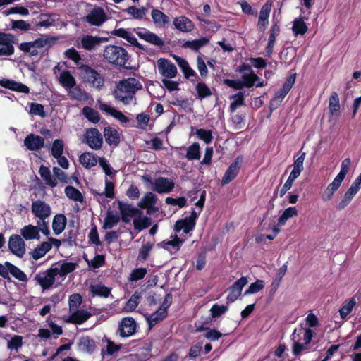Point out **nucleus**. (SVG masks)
Returning a JSON list of instances; mask_svg holds the SVG:
<instances>
[{
  "label": "nucleus",
  "instance_id": "obj_1",
  "mask_svg": "<svg viewBox=\"0 0 361 361\" xmlns=\"http://www.w3.org/2000/svg\"><path fill=\"white\" fill-rule=\"evenodd\" d=\"M142 87L141 83L135 78L130 77L120 80L113 92L116 100L122 102L124 105L130 104L135 99V93Z\"/></svg>",
  "mask_w": 361,
  "mask_h": 361
},
{
  "label": "nucleus",
  "instance_id": "obj_2",
  "mask_svg": "<svg viewBox=\"0 0 361 361\" xmlns=\"http://www.w3.org/2000/svg\"><path fill=\"white\" fill-rule=\"evenodd\" d=\"M105 61L114 66L128 68L126 66L130 59L128 52L122 47L116 45H108L103 53Z\"/></svg>",
  "mask_w": 361,
  "mask_h": 361
},
{
  "label": "nucleus",
  "instance_id": "obj_3",
  "mask_svg": "<svg viewBox=\"0 0 361 361\" xmlns=\"http://www.w3.org/2000/svg\"><path fill=\"white\" fill-rule=\"evenodd\" d=\"M78 68L82 81L88 83L90 87L99 90L104 87V78L99 71L85 64L80 65Z\"/></svg>",
  "mask_w": 361,
  "mask_h": 361
},
{
  "label": "nucleus",
  "instance_id": "obj_4",
  "mask_svg": "<svg viewBox=\"0 0 361 361\" xmlns=\"http://www.w3.org/2000/svg\"><path fill=\"white\" fill-rule=\"evenodd\" d=\"M58 275L56 267H51L44 272H40L35 276V280L41 286L43 290H48L55 283L56 276Z\"/></svg>",
  "mask_w": 361,
  "mask_h": 361
},
{
  "label": "nucleus",
  "instance_id": "obj_5",
  "mask_svg": "<svg viewBox=\"0 0 361 361\" xmlns=\"http://www.w3.org/2000/svg\"><path fill=\"white\" fill-rule=\"evenodd\" d=\"M108 19L107 15L103 8L95 6L84 18L85 22L92 26L99 27Z\"/></svg>",
  "mask_w": 361,
  "mask_h": 361
},
{
  "label": "nucleus",
  "instance_id": "obj_6",
  "mask_svg": "<svg viewBox=\"0 0 361 361\" xmlns=\"http://www.w3.org/2000/svg\"><path fill=\"white\" fill-rule=\"evenodd\" d=\"M137 325L131 317H123L119 322L118 333L122 338H126L133 336L137 331Z\"/></svg>",
  "mask_w": 361,
  "mask_h": 361
},
{
  "label": "nucleus",
  "instance_id": "obj_7",
  "mask_svg": "<svg viewBox=\"0 0 361 361\" xmlns=\"http://www.w3.org/2000/svg\"><path fill=\"white\" fill-rule=\"evenodd\" d=\"M84 139L87 145L94 150H99L102 148L103 138L97 128H88L84 134Z\"/></svg>",
  "mask_w": 361,
  "mask_h": 361
},
{
  "label": "nucleus",
  "instance_id": "obj_8",
  "mask_svg": "<svg viewBox=\"0 0 361 361\" xmlns=\"http://www.w3.org/2000/svg\"><path fill=\"white\" fill-rule=\"evenodd\" d=\"M31 210L38 220H46L51 214V209L49 204L43 200H37L32 203Z\"/></svg>",
  "mask_w": 361,
  "mask_h": 361
},
{
  "label": "nucleus",
  "instance_id": "obj_9",
  "mask_svg": "<svg viewBox=\"0 0 361 361\" xmlns=\"http://www.w3.org/2000/svg\"><path fill=\"white\" fill-rule=\"evenodd\" d=\"M118 208L121 214V219L125 224H128L130 221V218L140 216L142 211L136 207H133L131 204L123 202L122 201L118 202Z\"/></svg>",
  "mask_w": 361,
  "mask_h": 361
},
{
  "label": "nucleus",
  "instance_id": "obj_10",
  "mask_svg": "<svg viewBox=\"0 0 361 361\" xmlns=\"http://www.w3.org/2000/svg\"><path fill=\"white\" fill-rule=\"evenodd\" d=\"M14 36L0 32V56H9L14 54Z\"/></svg>",
  "mask_w": 361,
  "mask_h": 361
},
{
  "label": "nucleus",
  "instance_id": "obj_11",
  "mask_svg": "<svg viewBox=\"0 0 361 361\" xmlns=\"http://www.w3.org/2000/svg\"><path fill=\"white\" fill-rule=\"evenodd\" d=\"M8 245L9 250L18 257H23L25 253V243L17 234H13L9 237Z\"/></svg>",
  "mask_w": 361,
  "mask_h": 361
},
{
  "label": "nucleus",
  "instance_id": "obj_12",
  "mask_svg": "<svg viewBox=\"0 0 361 361\" xmlns=\"http://www.w3.org/2000/svg\"><path fill=\"white\" fill-rule=\"evenodd\" d=\"M157 67L159 73L166 78H173L177 75V68L171 61L160 58L157 61Z\"/></svg>",
  "mask_w": 361,
  "mask_h": 361
},
{
  "label": "nucleus",
  "instance_id": "obj_13",
  "mask_svg": "<svg viewBox=\"0 0 361 361\" xmlns=\"http://www.w3.org/2000/svg\"><path fill=\"white\" fill-rule=\"evenodd\" d=\"M243 161V157L238 156L236 159L231 164L228 168L226 169L224 176L221 179V184L223 185L230 183L233 180L238 176L240 171V163Z\"/></svg>",
  "mask_w": 361,
  "mask_h": 361
},
{
  "label": "nucleus",
  "instance_id": "obj_14",
  "mask_svg": "<svg viewBox=\"0 0 361 361\" xmlns=\"http://www.w3.org/2000/svg\"><path fill=\"white\" fill-rule=\"evenodd\" d=\"M157 201V195L151 192H148L142 197L137 206L141 209H147V213L150 215L157 211V208L154 207Z\"/></svg>",
  "mask_w": 361,
  "mask_h": 361
},
{
  "label": "nucleus",
  "instance_id": "obj_15",
  "mask_svg": "<svg viewBox=\"0 0 361 361\" xmlns=\"http://www.w3.org/2000/svg\"><path fill=\"white\" fill-rule=\"evenodd\" d=\"M175 186L173 180L166 177H159L155 179L152 190L159 194L169 193Z\"/></svg>",
  "mask_w": 361,
  "mask_h": 361
},
{
  "label": "nucleus",
  "instance_id": "obj_16",
  "mask_svg": "<svg viewBox=\"0 0 361 361\" xmlns=\"http://www.w3.org/2000/svg\"><path fill=\"white\" fill-rule=\"evenodd\" d=\"M247 279L245 276H242L234 282L229 288L230 293L226 297L227 301L229 302H235L241 295L243 288L247 283Z\"/></svg>",
  "mask_w": 361,
  "mask_h": 361
},
{
  "label": "nucleus",
  "instance_id": "obj_17",
  "mask_svg": "<svg viewBox=\"0 0 361 361\" xmlns=\"http://www.w3.org/2000/svg\"><path fill=\"white\" fill-rule=\"evenodd\" d=\"M44 144V138L30 133L27 135L24 140V145L30 151H37L43 147Z\"/></svg>",
  "mask_w": 361,
  "mask_h": 361
},
{
  "label": "nucleus",
  "instance_id": "obj_18",
  "mask_svg": "<svg viewBox=\"0 0 361 361\" xmlns=\"http://www.w3.org/2000/svg\"><path fill=\"white\" fill-rule=\"evenodd\" d=\"M137 35L140 39L160 48H162L164 45V42L162 39L155 33L152 32L145 28L137 32Z\"/></svg>",
  "mask_w": 361,
  "mask_h": 361
},
{
  "label": "nucleus",
  "instance_id": "obj_19",
  "mask_svg": "<svg viewBox=\"0 0 361 361\" xmlns=\"http://www.w3.org/2000/svg\"><path fill=\"white\" fill-rule=\"evenodd\" d=\"M183 242L184 240L175 235L173 238L171 240H163L161 243H159L157 244V247H162L173 254L176 253L180 249Z\"/></svg>",
  "mask_w": 361,
  "mask_h": 361
},
{
  "label": "nucleus",
  "instance_id": "obj_20",
  "mask_svg": "<svg viewBox=\"0 0 361 361\" xmlns=\"http://www.w3.org/2000/svg\"><path fill=\"white\" fill-rule=\"evenodd\" d=\"M173 24L176 29L183 32H189L195 28L194 23L188 17L181 16L174 18Z\"/></svg>",
  "mask_w": 361,
  "mask_h": 361
},
{
  "label": "nucleus",
  "instance_id": "obj_21",
  "mask_svg": "<svg viewBox=\"0 0 361 361\" xmlns=\"http://www.w3.org/2000/svg\"><path fill=\"white\" fill-rule=\"evenodd\" d=\"M106 40V38L87 35L81 39L80 43L83 49L90 51L94 49L97 45L100 44L101 42Z\"/></svg>",
  "mask_w": 361,
  "mask_h": 361
},
{
  "label": "nucleus",
  "instance_id": "obj_22",
  "mask_svg": "<svg viewBox=\"0 0 361 361\" xmlns=\"http://www.w3.org/2000/svg\"><path fill=\"white\" fill-rule=\"evenodd\" d=\"M99 108L100 110L109 114L121 123H127L130 121V118L126 116L121 111L106 104H101Z\"/></svg>",
  "mask_w": 361,
  "mask_h": 361
},
{
  "label": "nucleus",
  "instance_id": "obj_23",
  "mask_svg": "<svg viewBox=\"0 0 361 361\" xmlns=\"http://www.w3.org/2000/svg\"><path fill=\"white\" fill-rule=\"evenodd\" d=\"M92 317V314L85 310H77L69 317L68 322L75 324H82Z\"/></svg>",
  "mask_w": 361,
  "mask_h": 361
},
{
  "label": "nucleus",
  "instance_id": "obj_24",
  "mask_svg": "<svg viewBox=\"0 0 361 361\" xmlns=\"http://www.w3.org/2000/svg\"><path fill=\"white\" fill-rule=\"evenodd\" d=\"M168 314V312L162 308H159L158 310L153 312L152 314L146 317L149 329H151L157 323L163 321Z\"/></svg>",
  "mask_w": 361,
  "mask_h": 361
},
{
  "label": "nucleus",
  "instance_id": "obj_25",
  "mask_svg": "<svg viewBox=\"0 0 361 361\" xmlns=\"http://www.w3.org/2000/svg\"><path fill=\"white\" fill-rule=\"evenodd\" d=\"M173 58L183 71L185 78L189 79L190 77L197 76L195 71L190 66L188 62L185 59L175 55Z\"/></svg>",
  "mask_w": 361,
  "mask_h": 361
},
{
  "label": "nucleus",
  "instance_id": "obj_26",
  "mask_svg": "<svg viewBox=\"0 0 361 361\" xmlns=\"http://www.w3.org/2000/svg\"><path fill=\"white\" fill-rule=\"evenodd\" d=\"M104 136L109 145L118 146L120 143V135L118 131L111 127H106L104 130Z\"/></svg>",
  "mask_w": 361,
  "mask_h": 361
},
{
  "label": "nucleus",
  "instance_id": "obj_27",
  "mask_svg": "<svg viewBox=\"0 0 361 361\" xmlns=\"http://www.w3.org/2000/svg\"><path fill=\"white\" fill-rule=\"evenodd\" d=\"M67 224V219L63 214H57L54 216L52 228L55 235L61 234Z\"/></svg>",
  "mask_w": 361,
  "mask_h": 361
},
{
  "label": "nucleus",
  "instance_id": "obj_28",
  "mask_svg": "<svg viewBox=\"0 0 361 361\" xmlns=\"http://www.w3.org/2000/svg\"><path fill=\"white\" fill-rule=\"evenodd\" d=\"M99 157L92 152H84L79 157V162L86 169H91L98 163Z\"/></svg>",
  "mask_w": 361,
  "mask_h": 361
},
{
  "label": "nucleus",
  "instance_id": "obj_29",
  "mask_svg": "<svg viewBox=\"0 0 361 361\" xmlns=\"http://www.w3.org/2000/svg\"><path fill=\"white\" fill-rule=\"evenodd\" d=\"M20 234L26 240H39L40 235L36 226L32 224L23 226L20 230Z\"/></svg>",
  "mask_w": 361,
  "mask_h": 361
},
{
  "label": "nucleus",
  "instance_id": "obj_30",
  "mask_svg": "<svg viewBox=\"0 0 361 361\" xmlns=\"http://www.w3.org/2000/svg\"><path fill=\"white\" fill-rule=\"evenodd\" d=\"M195 227V222H192L188 217L183 219L176 221L174 225V231L176 233H179L182 229L184 233L188 234L192 231Z\"/></svg>",
  "mask_w": 361,
  "mask_h": 361
},
{
  "label": "nucleus",
  "instance_id": "obj_31",
  "mask_svg": "<svg viewBox=\"0 0 361 361\" xmlns=\"http://www.w3.org/2000/svg\"><path fill=\"white\" fill-rule=\"evenodd\" d=\"M154 23L159 27H165L170 22L169 17L157 8H153L151 13Z\"/></svg>",
  "mask_w": 361,
  "mask_h": 361
},
{
  "label": "nucleus",
  "instance_id": "obj_32",
  "mask_svg": "<svg viewBox=\"0 0 361 361\" xmlns=\"http://www.w3.org/2000/svg\"><path fill=\"white\" fill-rule=\"evenodd\" d=\"M59 82L67 90H71L76 85L74 77L69 71H63L60 73Z\"/></svg>",
  "mask_w": 361,
  "mask_h": 361
},
{
  "label": "nucleus",
  "instance_id": "obj_33",
  "mask_svg": "<svg viewBox=\"0 0 361 361\" xmlns=\"http://www.w3.org/2000/svg\"><path fill=\"white\" fill-rule=\"evenodd\" d=\"M339 97L336 92H331L329 97V111L331 116H338L340 114Z\"/></svg>",
  "mask_w": 361,
  "mask_h": 361
},
{
  "label": "nucleus",
  "instance_id": "obj_34",
  "mask_svg": "<svg viewBox=\"0 0 361 361\" xmlns=\"http://www.w3.org/2000/svg\"><path fill=\"white\" fill-rule=\"evenodd\" d=\"M120 220L121 218L118 214H114L113 211L109 209L106 212V216L104 219L102 228L105 230L111 229L116 226Z\"/></svg>",
  "mask_w": 361,
  "mask_h": 361
},
{
  "label": "nucleus",
  "instance_id": "obj_35",
  "mask_svg": "<svg viewBox=\"0 0 361 361\" xmlns=\"http://www.w3.org/2000/svg\"><path fill=\"white\" fill-rule=\"evenodd\" d=\"M78 345L83 351L90 354L93 353L96 349L95 341L89 336H82L79 340Z\"/></svg>",
  "mask_w": 361,
  "mask_h": 361
},
{
  "label": "nucleus",
  "instance_id": "obj_36",
  "mask_svg": "<svg viewBox=\"0 0 361 361\" xmlns=\"http://www.w3.org/2000/svg\"><path fill=\"white\" fill-rule=\"evenodd\" d=\"M308 27L302 18H296L293 23L292 31L295 36L304 35Z\"/></svg>",
  "mask_w": 361,
  "mask_h": 361
},
{
  "label": "nucleus",
  "instance_id": "obj_37",
  "mask_svg": "<svg viewBox=\"0 0 361 361\" xmlns=\"http://www.w3.org/2000/svg\"><path fill=\"white\" fill-rule=\"evenodd\" d=\"M49 250H51V245L47 242H43L32 250L30 252V255L35 260H38L44 257Z\"/></svg>",
  "mask_w": 361,
  "mask_h": 361
},
{
  "label": "nucleus",
  "instance_id": "obj_38",
  "mask_svg": "<svg viewBox=\"0 0 361 361\" xmlns=\"http://www.w3.org/2000/svg\"><path fill=\"white\" fill-rule=\"evenodd\" d=\"M209 39L207 37H202L198 39L187 40L182 47L183 48H189L195 51H199L200 49L209 42Z\"/></svg>",
  "mask_w": 361,
  "mask_h": 361
},
{
  "label": "nucleus",
  "instance_id": "obj_39",
  "mask_svg": "<svg viewBox=\"0 0 361 361\" xmlns=\"http://www.w3.org/2000/svg\"><path fill=\"white\" fill-rule=\"evenodd\" d=\"M39 173L47 185H49L51 188L56 186L57 181L55 178H52L51 171L48 167L42 165L39 167Z\"/></svg>",
  "mask_w": 361,
  "mask_h": 361
},
{
  "label": "nucleus",
  "instance_id": "obj_40",
  "mask_svg": "<svg viewBox=\"0 0 361 361\" xmlns=\"http://www.w3.org/2000/svg\"><path fill=\"white\" fill-rule=\"evenodd\" d=\"M306 153L302 152L300 155L294 159L293 162V169L290 172V175L295 178H298L301 173V172L304 169L303 164L305 159Z\"/></svg>",
  "mask_w": 361,
  "mask_h": 361
},
{
  "label": "nucleus",
  "instance_id": "obj_41",
  "mask_svg": "<svg viewBox=\"0 0 361 361\" xmlns=\"http://www.w3.org/2000/svg\"><path fill=\"white\" fill-rule=\"evenodd\" d=\"M140 293H139L138 291H135L126 302V305L123 308L125 312H133L137 307L138 304L140 303Z\"/></svg>",
  "mask_w": 361,
  "mask_h": 361
},
{
  "label": "nucleus",
  "instance_id": "obj_42",
  "mask_svg": "<svg viewBox=\"0 0 361 361\" xmlns=\"http://www.w3.org/2000/svg\"><path fill=\"white\" fill-rule=\"evenodd\" d=\"M78 266V264L76 262L63 261L60 268L59 269L56 267L58 275H59L61 277H65L68 274L74 271Z\"/></svg>",
  "mask_w": 361,
  "mask_h": 361
},
{
  "label": "nucleus",
  "instance_id": "obj_43",
  "mask_svg": "<svg viewBox=\"0 0 361 361\" xmlns=\"http://www.w3.org/2000/svg\"><path fill=\"white\" fill-rule=\"evenodd\" d=\"M147 8L145 7L137 8L135 6H131L124 9L123 11L127 13L131 18L136 20H142L146 15Z\"/></svg>",
  "mask_w": 361,
  "mask_h": 361
},
{
  "label": "nucleus",
  "instance_id": "obj_44",
  "mask_svg": "<svg viewBox=\"0 0 361 361\" xmlns=\"http://www.w3.org/2000/svg\"><path fill=\"white\" fill-rule=\"evenodd\" d=\"M185 157L190 161L199 160L200 159V147L198 142H194L187 147Z\"/></svg>",
  "mask_w": 361,
  "mask_h": 361
},
{
  "label": "nucleus",
  "instance_id": "obj_45",
  "mask_svg": "<svg viewBox=\"0 0 361 361\" xmlns=\"http://www.w3.org/2000/svg\"><path fill=\"white\" fill-rule=\"evenodd\" d=\"M5 265L9 269V273L16 279L22 282H26L27 281V275L18 267L9 262H6Z\"/></svg>",
  "mask_w": 361,
  "mask_h": 361
},
{
  "label": "nucleus",
  "instance_id": "obj_46",
  "mask_svg": "<svg viewBox=\"0 0 361 361\" xmlns=\"http://www.w3.org/2000/svg\"><path fill=\"white\" fill-rule=\"evenodd\" d=\"M90 289L92 296L107 298L111 293V289L104 285H91Z\"/></svg>",
  "mask_w": 361,
  "mask_h": 361
},
{
  "label": "nucleus",
  "instance_id": "obj_47",
  "mask_svg": "<svg viewBox=\"0 0 361 361\" xmlns=\"http://www.w3.org/2000/svg\"><path fill=\"white\" fill-rule=\"evenodd\" d=\"M64 192L66 195L72 200L76 202H82L84 200L83 195L79 190L71 185H68L65 188Z\"/></svg>",
  "mask_w": 361,
  "mask_h": 361
},
{
  "label": "nucleus",
  "instance_id": "obj_48",
  "mask_svg": "<svg viewBox=\"0 0 361 361\" xmlns=\"http://www.w3.org/2000/svg\"><path fill=\"white\" fill-rule=\"evenodd\" d=\"M353 189L349 188V189L345 192L342 200L336 206L337 209L343 210L345 209L352 201L355 195L357 194Z\"/></svg>",
  "mask_w": 361,
  "mask_h": 361
},
{
  "label": "nucleus",
  "instance_id": "obj_49",
  "mask_svg": "<svg viewBox=\"0 0 361 361\" xmlns=\"http://www.w3.org/2000/svg\"><path fill=\"white\" fill-rule=\"evenodd\" d=\"M115 185L113 182L106 179L105 180V190L104 192H98L97 191L92 190V194L95 197L96 195L102 197L105 195L108 198H114L115 196L114 192Z\"/></svg>",
  "mask_w": 361,
  "mask_h": 361
},
{
  "label": "nucleus",
  "instance_id": "obj_50",
  "mask_svg": "<svg viewBox=\"0 0 361 361\" xmlns=\"http://www.w3.org/2000/svg\"><path fill=\"white\" fill-rule=\"evenodd\" d=\"M154 247V243L147 242L142 245L139 250L137 260L144 262L147 259L149 253Z\"/></svg>",
  "mask_w": 361,
  "mask_h": 361
},
{
  "label": "nucleus",
  "instance_id": "obj_51",
  "mask_svg": "<svg viewBox=\"0 0 361 361\" xmlns=\"http://www.w3.org/2000/svg\"><path fill=\"white\" fill-rule=\"evenodd\" d=\"M198 331H206L204 337L211 341H218L223 334L214 329H210L209 327H204L203 326L199 327Z\"/></svg>",
  "mask_w": 361,
  "mask_h": 361
},
{
  "label": "nucleus",
  "instance_id": "obj_52",
  "mask_svg": "<svg viewBox=\"0 0 361 361\" xmlns=\"http://www.w3.org/2000/svg\"><path fill=\"white\" fill-rule=\"evenodd\" d=\"M83 115L92 123H97L100 120V115L95 109L85 106L82 109Z\"/></svg>",
  "mask_w": 361,
  "mask_h": 361
},
{
  "label": "nucleus",
  "instance_id": "obj_53",
  "mask_svg": "<svg viewBox=\"0 0 361 361\" xmlns=\"http://www.w3.org/2000/svg\"><path fill=\"white\" fill-rule=\"evenodd\" d=\"M195 90L197 94V97L200 99H203L206 97H210L212 93L210 88L204 82H198L196 85Z\"/></svg>",
  "mask_w": 361,
  "mask_h": 361
},
{
  "label": "nucleus",
  "instance_id": "obj_54",
  "mask_svg": "<svg viewBox=\"0 0 361 361\" xmlns=\"http://www.w3.org/2000/svg\"><path fill=\"white\" fill-rule=\"evenodd\" d=\"M259 80V77L251 71L250 74H244L242 76V82L243 87H252L255 83Z\"/></svg>",
  "mask_w": 361,
  "mask_h": 361
},
{
  "label": "nucleus",
  "instance_id": "obj_55",
  "mask_svg": "<svg viewBox=\"0 0 361 361\" xmlns=\"http://www.w3.org/2000/svg\"><path fill=\"white\" fill-rule=\"evenodd\" d=\"M11 29L12 30L27 32L32 29L31 25L23 20H11Z\"/></svg>",
  "mask_w": 361,
  "mask_h": 361
},
{
  "label": "nucleus",
  "instance_id": "obj_56",
  "mask_svg": "<svg viewBox=\"0 0 361 361\" xmlns=\"http://www.w3.org/2000/svg\"><path fill=\"white\" fill-rule=\"evenodd\" d=\"M298 215V210L295 207H290L286 209L281 216L279 218V224L285 225L287 220Z\"/></svg>",
  "mask_w": 361,
  "mask_h": 361
},
{
  "label": "nucleus",
  "instance_id": "obj_57",
  "mask_svg": "<svg viewBox=\"0 0 361 361\" xmlns=\"http://www.w3.org/2000/svg\"><path fill=\"white\" fill-rule=\"evenodd\" d=\"M87 262L88 267L93 269H98L105 264V256L103 255H96L93 259L89 260L87 257H84Z\"/></svg>",
  "mask_w": 361,
  "mask_h": 361
},
{
  "label": "nucleus",
  "instance_id": "obj_58",
  "mask_svg": "<svg viewBox=\"0 0 361 361\" xmlns=\"http://www.w3.org/2000/svg\"><path fill=\"white\" fill-rule=\"evenodd\" d=\"M232 98L235 99L231 103L229 106L231 112L235 111L238 106L245 104V96L243 92H238L234 95H232L231 99Z\"/></svg>",
  "mask_w": 361,
  "mask_h": 361
},
{
  "label": "nucleus",
  "instance_id": "obj_59",
  "mask_svg": "<svg viewBox=\"0 0 361 361\" xmlns=\"http://www.w3.org/2000/svg\"><path fill=\"white\" fill-rule=\"evenodd\" d=\"M152 224V220L149 217L143 216L139 219H135L133 221L134 228L138 231H142L148 228Z\"/></svg>",
  "mask_w": 361,
  "mask_h": 361
},
{
  "label": "nucleus",
  "instance_id": "obj_60",
  "mask_svg": "<svg viewBox=\"0 0 361 361\" xmlns=\"http://www.w3.org/2000/svg\"><path fill=\"white\" fill-rule=\"evenodd\" d=\"M64 145L62 140L56 139L52 145L51 152V155L55 157H59L63 154Z\"/></svg>",
  "mask_w": 361,
  "mask_h": 361
},
{
  "label": "nucleus",
  "instance_id": "obj_61",
  "mask_svg": "<svg viewBox=\"0 0 361 361\" xmlns=\"http://www.w3.org/2000/svg\"><path fill=\"white\" fill-rule=\"evenodd\" d=\"M195 134L199 139L203 140L206 144H209L213 140L212 132L211 130L204 128L197 129Z\"/></svg>",
  "mask_w": 361,
  "mask_h": 361
},
{
  "label": "nucleus",
  "instance_id": "obj_62",
  "mask_svg": "<svg viewBox=\"0 0 361 361\" xmlns=\"http://www.w3.org/2000/svg\"><path fill=\"white\" fill-rule=\"evenodd\" d=\"M197 68L202 78H206L208 76V68L202 54L197 57Z\"/></svg>",
  "mask_w": 361,
  "mask_h": 361
},
{
  "label": "nucleus",
  "instance_id": "obj_63",
  "mask_svg": "<svg viewBox=\"0 0 361 361\" xmlns=\"http://www.w3.org/2000/svg\"><path fill=\"white\" fill-rule=\"evenodd\" d=\"M264 281L257 279L255 282L252 283L249 288L245 291L244 295L256 293L264 288Z\"/></svg>",
  "mask_w": 361,
  "mask_h": 361
},
{
  "label": "nucleus",
  "instance_id": "obj_64",
  "mask_svg": "<svg viewBox=\"0 0 361 361\" xmlns=\"http://www.w3.org/2000/svg\"><path fill=\"white\" fill-rule=\"evenodd\" d=\"M147 271L146 268L134 269L130 275L129 279L132 281H137L145 278Z\"/></svg>",
  "mask_w": 361,
  "mask_h": 361
}]
</instances>
